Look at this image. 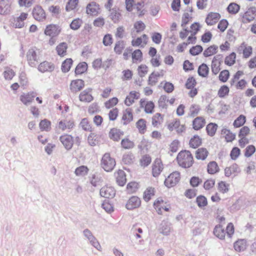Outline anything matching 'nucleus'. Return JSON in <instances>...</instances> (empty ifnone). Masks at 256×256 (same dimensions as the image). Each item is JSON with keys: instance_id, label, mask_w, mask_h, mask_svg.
<instances>
[{"instance_id": "f257e3e1", "label": "nucleus", "mask_w": 256, "mask_h": 256, "mask_svg": "<svg viewBox=\"0 0 256 256\" xmlns=\"http://www.w3.org/2000/svg\"><path fill=\"white\" fill-rule=\"evenodd\" d=\"M178 164L184 168L190 167L193 164V157L191 153L188 150L180 152L176 158Z\"/></svg>"}, {"instance_id": "f03ea898", "label": "nucleus", "mask_w": 256, "mask_h": 256, "mask_svg": "<svg viewBox=\"0 0 256 256\" xmlns=\"http://www.w3.org/2000/svg\"><path fill=\"white\" fill-rule=\"evenodd\" d=\"M100 165L105 171L110 172L116 166V161L109 153H106L102 158Z\"/></svg>"}, {"instance_id": "7ed1b4c3", "label": "nucleus", "mask_w": 256, "mask_h": 256, "mask_svg": "<svg viewBox=\"0 0 256 256\" xmlns=\"http://www.w3.org/2000/svg\"><path fill=\"white\" fill-rule=\"evenodd\" d=\"M82 234L84 237L92 246H93L98 250L102 252V248L100 242L90 230L88 228L84 229L82 232Z\"/></svg>"}, {"instance_id": "20e7f679", "label": "nucleus", "mask_w": 256, "mask_h": 256, "mask_svg": "<svg viewBox=\"0 0 256 256\" xmlns=\"http://www.w3.org/2000/svg\"><path fill=\"white\" fill-rule=\"evenodd\" d=\"M28 14L22 12L20 16L14 18L10 20L11 26L16 28H20L24 26V20L27 18Z\"/></svg>"}, {"instance_id": "39448f33", "label": "nucleus", "mask_w": 256, "mask_h": 256, "mask_svg": "<svg viewBox=\"0 0 256 256\" xmlns=\"http://www.w3.org/2000/svg\"><path fill=\"white\" fill-rule=\"evenodd\" d=\"M74 126V122L72 120L70 119H62L60 120L56 126V128L62 131L70 130Z\"/></svg>"}, {"instance_id": "423d86ee", "label": "nucleus", "mask_w": 256, "mask_h": 256, "mask_svg": "<svg viewBox=\"0 0 256 256\" xmlns=\"http://www.w3.org/2000/svg\"><path fill=\"white\" fill-rule=\"evenodd\" d=\"M180 180V173L175 172L170 174L164 181V184L168 188H172L176 185Z\"/></svg>"}, {"instance_id": "0eeeda50", "label": "nucleus", "mask_w": 256, "mask_h": 256, "mask_svg": "<svg viewBox=\"0 0 256 256\" xmlns=\"http://www.w3.org/2000/svg\"><path fill=\"white\" fill-rule=\"evenodd\" d=\"M26 59L30 66L34 67L36 66L38 62V57L34 48H32L28 50L26 53Z\"/></svg>"}, {"instance_id": "6e6552de", "label": "nucleus", "mask_w": 256, "mask_h": 256, "mask_svg": "<svg viewBox=\"0 0 256 256\" xmlns=\"http://www.w3.org/2000/svg\"><path fill=\"white\" fill-rule=\"evenodd\" d=\"M140 204V199L138 196H132L128 200L126 208L128 210H133L139 208Z\"/></svg>"}, {"instance_id": "1a4fd4ad", "label": "nucleus", "mask_w": 256, "mask_h": 256, "mask_svg": "<svg viewBox=\"0 0 256 256\" xmlns=\"http://www.w3.org/2000/svg\"><path fill=\"white\" fill-rule=\"evenodd\" d=\"M60 140L66 149L69 150L74 144L73 137L70 134H64L60 137Z\"/></svg>"}, {"instance_id": "9d476101", "label": "nucleus", "mask_w": 256, "mask_h": 256, "mask_svg": "<svg viewBox=\"0 0 256 256\" xmlns=\"http://www.w3.org/2000/svg\"><path fill=\"white\" fill-rule=\"evenodd\" d=\"M116 194L114 188L110 186H104L100 190V194L106 198H112Z\"/></svg>"}, {"instance_id": "9b49d317", "label": "nucleus", "mask_w": 256, "mask_h": 256, "mask_svg": "<svg viewBox=\"0 0 256 256\" xmlns=\"http://www.w3.org/2000/svg\"><path fill=\"white\" fill-rule=\"evenodd\" d=\"M32 14L34 18L38 21H43L46 18L44 10L40 6H36L34 8Z\"/></svg>"}, {"instance_id": "f8f14e48", "label": "nucleus", "mask_w": 256, "mask_h": 256, "mask_svg": "<svg viewBox=\"0 0 256 256\" xmlns=\"http://www.w3.org/2000/svg\"><path fill=\"white\" fill-rule=\"evenodd\" d=\"M93 99L90 88H86L80 94L79 100L82 102H90Z\"/></svg>"}, {"instance_id": "ddd939ff", "label": "nucleus", "mask_w": 256, "mask_h": 256, "mask_svg": "<svg viewBox=\"0 0 256 256\" xmlns=\"http://www.w3.org/2000/svg\"><path fill=\"white\" fill-rule=\"evenodd\" d=\"M12 1L11 0H0V14L6 15L10 12Z\"/></svg>"}, {"instance_id": "4468645a", "label": "nucleus", "mask_w": 256, "mask_h": 256, "mask_svg": "<svg viewBox=\"0 0 256 256\" xmlns=\"http://www.w3.org/2000/svg\"><path fill=\"white\" fill-rule=\"evenodd\" d=\"M84 86V82L82 80H75L71 82L70 90L72 92L76 93L80 91Z\"/></svg>"}, {"instance_id": "2eb2a0df", "label": "nucleus", "mask_w": 256, "mask_h": 256, "mask_svg": "<svg viewBox=\"0 0 256 256\" xmlns=\"http://www.w3.org/2000/svg\"><path fill=\"white\" fill-rule=\"evenodd\" d=\"M222 58V55H216L213 58L212 62V70L214 74H216L220 70V60Z\"/></svg>"}, {"instance_id": "dca6fc26", "label": "nucleus", "mask_w": 256, "mask_h": 256, "mask_svg": "<svg viewBox=\"0 0 256 256\" xmlns=\"http://www.w3.org/2000/svg\"><path fill=\"white\" fill-rule=\"evenodd\" d=\"M34 97L33 92L22 93L20 96L21 102L26 106L30 104L33 101Z\"/></svg>"}, {"instance_id": "f3484780", "label": "nucleus", "mask_w": 256, "mask_h": 256, "mask_svg": "<svg viewBox=\"0 0 256 256\" xmlns=\"http://www.w3.org/2000/svg\"><path fill=\"white\" fill-rule=\"evenodd\" d=\"M140 94L136 91H131L124 100V104L129 106L132 104L136 100L139 98Z\"/></svg>"}, {"instance_id": "a211bd4d", "label": "nucleus", "mask_w": 256, "mask_h": 256, "mask_svg": "<svg viewBox=\"0 0 256 256\" xmlns=\"http://www.w3.org/2000/svg\"><path fill=\"white\" fill-rule=\"evenodd\" d=\"M220 18V15L218 12H210L206 18L208 25L212 26L216 24Z\"/></svg>"}, {"instance_id": "6ab92c4d", "label": "nucleus", "mask_w": 256, "mask_h": 256, "mask_svg": "<svg viewBox=\"0 0 256 256\" xmlns=\"http://www.w3.org/2000/svg\"><path fill=\"white\" fill-rule=\"evenodd\" d=\"M133 120L132 110L130 108L126 109L122 114V122L124 125H126Z\"/></svg>"}, {"instance_id": "aec40b11", "label": "nucleus", "mask_w": 256, "mask_h": 256, "mask_svg": "<svg viewBox=\"0 0 256 256\" xmlns=\"http://www.w3.org/2000/svg\"><path fill=\"white\" fill-rule=\"evenodd\" d=\"M141 108H144V112L147 114H152L154 107V102L152 101H147L146 100L142 99L140 100Z\"/></svg>"}, {"instance_id": "412c9836", "label": "nucleus", "mask_w": 256, "mask_h": 256, "mask_svg": "<svg viewBox=\"0 0 256 256\" xmlns=\"http://www.w3.org/2000/svg\"><path fill=\"white\" fill-rule=\"evenodd\" d=\"M116 183L120 186H124L126 181V174L122 170H118L115 172Z\"/></svg>"}, {"instance_id": "4be33fe9", "label": "nucleus", "mask_w": 256, "mask_h": 256, "mask_svg": "<svg viewBox=\"0 0 256 256\" xmlns=\"http://www.w3.org/2000/svg\"><path fill=\"white\" fill-rule=\"evenodd\" d=\"M164 168L162 161L160 159H156L152 166V174L154 177L158 176Z\"/></svg>"}, {"instance_id": "5701e85b", "label": "nucleus", "mask_w": 256, "mask_h": 256, "mask_svg": "<svg viewBox=\"0 0 256 256\" xmlns=\"http://www.w3.org/2000/svg\"><path fill=\"white\" fill-rule=\"evenodd\" d=\"M38 70L42 72H52L54 69V65L51 62L44 61L41 62L38 66Z\"/></svg>"}, {"instance_id": "b1692460", "label": "nucleus", "mask_w": 256, "mask_h": 256, "mask_svg": "<svg viewBox=\"0 0 256 256\" xmlns=\"http://www.w3.org/2000/svg\"><path fill=\"white\" fill-rule=\"evenodd\" d=\"M60 32L58 26L55 24H49L46 26L44 34L50 36H54L58 35Z\"/></svg>"}, {"instance_id": "393cba45", "label": "nucleus", "mask_w": 256, "mask_h": 256, "mask_svg": "<svg viewBox=\"0 0 256 256\" xmlns=\"http://www.w3.org/2000/svg\"><path fill=\"white\" fill-rule=\"evenodd\" d=\"M158 230L164 236H168L170 232V226L166 221H162L158 226Z\"/></svg>"}, {"instance_id": "a878e982", "label": "nucleus", "mask_w": 256, "mask_h": 256, "mask_svg": "<svg viewBox=\"0 0 256 256\" xmlns=\"http://www.w3.org/2000/svg\"><path fill=\"white\" fill-rule=\"evenodd\" d=\"M214 234L220 240H224L226 236V232L224 228L222 225L218 224L215 226Z\"/></svg>"}, {"instance_id": "bb28decb", "label": "nucleus", "mask_w": 256, "mask_h": 256, "mask_svg": "<svg viewBox=\"0 0 256 256\" xmlns=\"http://www.w3.org/2000/svg\"><path fill=\"white\" fill-rule=\"evenodd\" d=\"M164 75L163 72H154L149 76L148 84L152 86L154 85L158 81L160 78L162 77Z\"/></svg>"}, {"instance_id": "cd10ccee", "label": "nucleus", "mask_w": 256, "mask_h": 256, "mask_svg": "<svg viewBox=\"0 0 256 256\" xmlns=\"http://www.w3.org/2000/svg\"><path fill=\"white\" fill-rule=\"evenodd\" d=\"M239 48L241 50H242L243 56L244 58H249L250 55L252 54V46H247V44L243 42L240 46Z\"/></svg>"}, {"instance_id": "c85d7f7f", "label": "nucleus", "mask_w": 256, "mask_h": 256, "mask_svg": "<svg viewBox=\"0 0 256 256\" xmlns=\"http://www.w3.org/2000/svg\"><path fill=\"white\" fill-rule=\"evenodd\" d=\"M99 10V6L94 2L90 3L86 6V13L88 14L96 15Z\"/></svg>"}, {"instance_id": "c756f323", "label": "nucleus", "mask_w": 256, "mask_h": 256, "mask_svg": "<svg viewBox=\"0 0 256 256\" xmlns=\"http://www.w3.org/2000/svg\"><path fill=\"white\" fill-rule=\"evenodd\" d=\"M148 38L146 35L143 34L141 37L138 38L136 40H133L132 44L133 46H144L147 43Z\"/></svg>"}, {"instance_id": "7c9ffc66", "label": "nucleus", "mask_w": 256, "mask_h": 256, "mask_svg": "<svg viewBox=\"0 0 256 256\" xmlns=\"http://www.w3.org/2000/svg\"><path fill=\"white\" fill-rule=\"evenodd\" d=\"M234 250L238 252L244 250L246 248V242L244 240H239L234 243Z\"/></svg>"}, {"instance_id": "2f4dec72", "label": "nucleus", "mask_w": 256, "mask_h": 256, "mask_svg": "<svg viewBox=\"0 0 256 256\" xmlns=\"http://www.w3.org/2000/svg\"><path fill=\"white\" fill-rule=\"evenodd\" d=\"M136 127L140 134H144L146 130V121L143 118L140 119L136 122Z\"/></svg>"}, {"instance_id": "473e14b6", "label": "nucleus", "mask_w": 256, "mask_h": 256, "mask_svg": "<svg viewBox=\"0 0 256 256\" xmlns=\"http://www.w3.org/2000/svg\"><path fill=\"white\" fill-rule=\"evenodd\" d=\"M238 172V167L236 164H232L227 167L224 170V174L226 177H230Z\"/></svg>"}, {"instance_id": "72a5a7b5", "label": "nucleus", "mask_w": 256, "mask_h": 256, "mask_svg": "<svg viewBox=\"0 0 256 256\" xmlns=\"http://www.w3.org/2000/svg\"><path fill=\"white\" fill-rule=\"evenodd\" d=\"M205 124V120L202 117H197L193 120V128L196 130L202 128Z\"/></svg>"}, {"instance_id": "f704fd0d", "label": "nucleus", "mask_w": 256, "mask_h": 256, "mask_svg": "<svg viewBox=\"0 0 256 256\" xmlns=\"http://www.w3.org/2000/svg\"><path fill=\"white\" fill-rule=\"evenodd\" d=\"M2 75L5 80H10L15 76L16 73L13 70L7 67L4 68Z\"/></svg>"}, {"instance_id": "c9c22d12", "label": "nucleus", "mask_w": 256, "mask_h": 256, "mask_svg": "<svg viewBox=\"0 0 256 256\" xmlns=\"http://www.w3.org/2000/svg\"><path fill=\"white\" fill-rule=\"evenodd\" d=\"M208 152L206 148H198L196 153V157L198 160H204L208 156Z\"/></svg>"}, {"instance_id": "e433bc0d", "label": "nucleus", "mask_w": 256, "mask_h": 256, "mask_svg": "<svg viewBox=\"0 0 256 256\" xmlns=\"http://www.w3.org/2000/svg\"><path fill=\"white\" fill-rule=\"evenodd\" d=\"M67 48V44L66 42L60 44L56 48L58 54L61 56L66 55Z\"/></svg>"}, {"instance_id": "4c0bfd02", "label": "nucleus", "mask_w": 256, "mask_h": 256, "mask_svg": "<svg viewBox=\"0 0 256 256\" xmlns=\"http://www.w3.org/2000/svg\"><path fill=\"white\" fill-rule=\"evenodd\" d=\"M121 135V132L116 128L112 129L109 133V136L110 139L114 141L119 140Z\"/></svg>"}, {"instance_id": "58836bf2", "label": "nucleus", "mask_w": 256, "mask_h": 256, "mask_svg": "<svg viewBox=\"0 0 256 256\" xmlns=\"http://www.w3.org/2000/svg\"><path fill=\"white\" fill-rule=\"evenodd\" d=\"M39 126L42 130L48 132L51 129V122L50 120L44 119L40 122Z\"/></svg>"}, {"instance_id": "ea45409f", "label": "nucleus", "mask_w": 256, "mask_h": 256, "mask_svg": "<svg viewBox=\"0 0 256 256\" xmlns=\"http://www.w3.org/2000/svg\"><path fill=\"white\" fill-rule=\"evenodd\" d=\"M110 18L114 23L118 22L120 19V14L118 12L117 9L116 8H112V10H110Z\"/></svg>"}, {"instance_id": "a19ab883", "label": "nucleus", "mask_w": 256, "mask_h": 256, "mask_svg": "<svg viewBox=\"0 0 256 256\" xmlns=\"http://www.w3.org/2000/svg\"><path fill=\"white\" fill-rule=\"evenodd\" d=\"M154 195V189L152 187H149L144 192L143 198L146 202H148Z\"/></svg>"}, {"instance_id": "79ce46f5", "label": "nucleus", "mask_w": 256, "mask_h": 256, "mask_svg": "<svg viewBox=\"0 0 256 256\" xmlns=\"http://www.w3.org/2000/svg\"><path fill=\"white\" fill-rule=\"evenodd\" d=\"M88 172L87 166H82L75 170L74 174L78 176H84L86 175Z\"/></svg>"}, {"instance_id": "37998d69", "label": "nucleus", "mask_w": 256, "mask_h": 256, "mask_svg": "<svg viewBox=\"0 0 256 256\" xmlns=\"http://www.w3.org/2000/svg\"><path fill=\"white\" fill-rule=\"evenodd\" d=\"M229 189L230 184L226 182L221 181L218 183V190L220 192L225 194L228 192Z\"/></svg>"}, {"instance_id": "c03bdc74", "label": "nucleus", "mask_w": 256, "mask_h": 256, "mask_svg": "<svg viewBox=\"0 0 256 256\" xmlns=\"http://www.w3.org/2000/svg\"><path fill=\"white\" fill-rule=\"evenodd\" d=\"M87 68L88 65L86 62H80L76 66L75 72L76 74H81L86 72Z\"/></svg>"}, {"instance_id": "a18cd8bd", "label": "nucleus", "mask_w": 256, "mask_h": 256, "mask_svg": "<svg viewBox=\"0 0 256 256\" xmlns=\"http://www.w3.org/2000/svg\"><path fill=\"white\" fill-rule=\"evenodd\" d=\"M163 122V117L159 113L155 114L152 118V124L154 126H158Z\"/></svg>"}, {"instance_id": "49530a36", "label": "nucleus", "mask_w": 256, "mask_h": 256, "mask_svg": "<svg viewBox=\"0 0 256 256\" xmlns=\"http://www.w3.org/2000/svg\"><path fill=\"white\" fill-rule=\"evenodd\" d=\"M222 134L224 136L225 139L227 142H232L236 137V135L228 129H223Z\"/></svg>"}, {"instance_id": "de8ad7c7", "label": "nucleus", "mask_w": 256, "mask_h": 256, "mask_svg": "<svg viewBox=\"0 0 256 256\" xmlns=\"http://www.w3.org/2000/svg\"><path fill=\"white\" fill-rule=\"evenodd\" d=\"M164 204V200L160 198H158L154 202V207L158 214H162V208H163Z\"/></svg>"}, {"instance_id": "09e8293b", "label": "nucleus", "mask_w": 256, "mask_h": 256, "mask_svg": "<svg viewBox=\"0 0 256 256\" xmlns=\"http://www.w3.org/2000/svg\"><path fill=\"white\" fill-rule=\"evenodd\" d=\"M218 166L215 162H210L208 165V172L210 174H214L218 172Z\"/></svg>"}, {"instance_id": "8fccbe9b", "label": "nucleus", "mask_w": 256, "mask_h": 256, "mask_svg": "<svg viewBox=\"0 0 256 256\" xmlns=\"http://www.w3.org/2000/svg\"><path fill=\"white\" fill-rule=\"evenodd\" d=\"M218 47L216 46H211L207 48L204 52V55L206 57L211 56L216 53Z\"/></svg>"}, {"instance_id": "3c124183", "label": "nucleus", "mask_w": 256, "mask_h": 256, "mask_svg": "<svg viewBox=\"0 0 256 256\" xmlns=\"http://www.w3.org/2000/svg\"><path fill=\"white\" fill-rule=\"evenodd\" d=\"M209 68L206 64H201L198 69V74L200 76L202 77H206L208 73Z\"/></svg>"}, {"instance_id": "603ef678", "label": "nucleus", "mask_w": 256, "mask_h": 256, "mask_svg": "<svg viewBox=\"0 0 256 256\" xmlns=\"http://www.w3.org/2000/svg\"><path fill=\"white\" fill-rule=\"evenodd\" d=\"M132 58L134 62H140L142 60V54L140 50H135L132 53Z\"/></svg>"}, {"instance_id": "864d4df0", "label": "nucleus", "mask_w": 256, "mask_h": 256, "mask_svg": "<svg viewBox=\"0 0 256 256\" xmlns=\"http://www.w3.org/2000/svg\"><path fill=\"white\" fill-rule=\"evenodd\" d=\"M202 141L198 136H194L190 141V146L192 148H196L201 144Z\"/></svg>"}, {"instance_id": "5fc2aeb1", "label": "nucleus", "mask_w": 256, "mask_h": 256, "mask_svg": "<svg viewBox=\"0 0 256 256\" xmlns=\"http://www.w3.org/2000/svg\"><path fill=\"white\" fill-rule=\"evenodd\" d=\"M72 60L71 58H67L62 64V70L64 72H68L71 67Z\"/></svg>"}, {"instance_id": "6e6d98bb", "label": "nucleus", "mask_w": 256, "mask_h": 256, "mask_svg": "<svg viewBox=\"0 0 256 256\" xmlns=\"http://www.w3.org/2000/svg\"><path fill=\"white\" fill-rule=\"evenodd\" d=\"M82 24V20L78 18L74 19L70 24V28L72 30H76L80 28Z\"/></svg>"}, {"instance_id": "4d7b16f0", "label": "nucleus", "mask_w": 256, "mask_h": 256, "mask_svg": "<svg viewBox=\"0 0 256 256\" xmlns=\"http://www.w3.org/2000/svg\"><path fill=\"white\" fill-rule=\"evenodd\" d=\"M228 11L231 14H236L240 10V6L236 3L230 4L227 8Z\"/></svg>"}, {"instance_id": "13d9d810", "label": "nucleus", "mask_w": 256, "mask_h": 256, "mask_svg": "<svg viewBox=\"0 0 256 256\" xmlns=\"http://www.w3.org/2000/svg\"><path fill=\"white\" fill-rule=\"evenodd\" d=\"M78 0H69L66 4V10L70 12L74 10L78 6Z\"/></svg>"}, {"instance_id": "bf43d9fd", "label": "nucleus", "mask_w": 256, "mask_h": 256, "mask_svg": "<svg viewBox=\"0 0 256 256\" xmlns=\"http://www.w3.org/2000/svg\"><path fill=\"white\" fill-rule=\"evenodd\" d=\"M236 54L234 52L231 53L225 58V64L229 66L233 65L236 62Z\"/></svg>"}, {"instance_id": "052dcab7", "label": "nucleus", "mask_w": 256, "mask_h": 256, "mask_svg": "<svg viewBox=\"0 0 256 256\" xmlns=\"http://www.w3.org/2000/svg\"><path fill=\"white\" fill-rule=\"evenodd\" d=\"M138 188V184L136 182H129L126 186V189L129 193L135 192Z\"/></svg>"}, {"instance_id": "680f3d73", "label": "nucleus", "mask_w": 256, "mask_h": 256, "mask_svg": "<svg viewBox=\"0 0 256 256\" xmlns=\"http://www.w3.org/2000/svg\"><path fill=\"white\" fill-rule=\"evenodd\" d=\"M19 82L22 86H26L28 84V78L25 72H22L19 74Z\"/></svg>"}, {"instance_id": "e2e57ef3", "label": "nucleus", "mask_w": 256, "mask_h": 256, "mask_svg": "<svg viewBox=\"0 0 256 256\" xmlns=\"http://www.w3.org/2000/svg\"><path fill=\"white\" fill-rule=\"evenodd\" d=\"M88 142L91 146H95L98 144V136L94 133L90 134L88 138Z\"/></svg>"}, {"instance_id": "0e129e2a", "label": "nucleus", "mask_w": 256, "mask_h": 256, "mask_svg": "<svg viewBox=\"0 0 256 256\" xmlns=\"http://www.w3.org/2000/svg\"><path fill=\"white\" fill-rule=\"evenodd\" d=\"M218 126L216 124L213 123L209 124L206 126V130L208 135L212 136L214 134Z\"/></svg>"}, {"instance_id": "69168bd1", "label": "nucleus", "mask_w": 256, "mask_h": 256, "mask_svg": "<svg viewBox=\"0 0 256 256\" xmlns=\"http://www.w3.org/2000/svg\"><path fill=\"white\" fill-rule=\"evenodd\" d=\"M246 122V117L243 115L240 116L234 122V127L239 128L242 126Z\"/></svg>"}, {"instance_id": "338daca9", "label": "nucleus", "mask_w": 256, "mask_h": 256, "mask_svg": "<svg viewBox=\"0 0 256 256\" xmlns=\"http://www.w3.org/2000/svg\"><path fill=\"white\" fill-rule=\"evenodd\" d=\"M122 146L125 149H129L134 147V142L128 138H124L122 140Z\"/></svg>"}, {"instance_id": "774afa93", "label": "nucleus", "mask_w": 256, "mask_h": 256, "mask_svg": "<svg viewBox=\"0 0 256 256\" xmlns=\"http://www.w3.org/2000/svg\"><path fill=\"white\" fill-rule=\"evenodd\" d=\"M196 202L198 206L200 208H203L208 204L206 198L202 196H200L196 198Z\"/></svg>"}]
</instances>
